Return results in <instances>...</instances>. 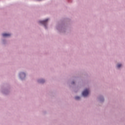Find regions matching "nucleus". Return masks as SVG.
Instances as JSON below:
<instances>
[{"instance_id": "1", "label": "nucleus", "mask_w": 125, "mask_h": 125, "mask_svg": "<svg viewBox=\"0 0 125 125\" xmlns=\"http://www.w3.org/2000/svg\"><path fill=\"white\" fill-rule=\"evenodd\" d=\"M88 93H89V90H88V89H86L83 91L82 95H83L84 97H85L88 95Z\"/></svg>"}, {"instance_id": "2", "label": "nucleus", "mask_w": 125, "mask_h": 125, "mask_svg": "<svg viewBox=\"0 0 125 125\" xmlns=\"http://www.w3.org/2000/svg\"><path fill=\"white\" fill-rule=\"evenodd\" d=\"M48 21V19H47L44 21H40L39 22L41 24H42V25H44V26H45V25H46V23H47Z\"/></svg>"}, {"instance_id": "3", "label": "nucleus", "mask_w": 125, "mask_h": 125, "mask_svg": "<svg viewBox=\"0 0 125 125\" xmlns=\"http://www.w3.org/2000/svg\"><path fill=\"white\" fill-rule=\"evenodd\" d=\"M20 76L21 77V79H24L26 77V74H25L24 73H21L20 74Z\"/></svg>"}, {"instance_id": "4", "label": "nucleus", "mask_w": 125, "mask_h": 125, "mask_svg": "<svg viewBox=\"0 0 125 125\" xmlns=\"http://www.w3.org/2000/svg\"><path fill=\"white\" fill-rule=\"evenodd\" d=\"M11 36V34H7V33H3L2 34V36L4 37H10Z\"/></svg>"}, {"instance_id": "5", "label": "nucleus", "mask_w": 125, "mask_h": 125, "mask_svg": "<svg viewBox=\"0 0 125 125\" xmlns=\"http://www.w3.org/2000/svg\"><path fill=\"white\" fill-rule=\"evenodd\" d=\"M39 83H44V81L43 79H42L39 81Z\"/></svg>"}, {"instance_id": "6", "label": "nucleus", "mask_w": 125, "mask_h": 125, "mask_svg": "<svg viewBox=\"0 0 125 125\" xmlns=\"http://www.w3.org/2000/svg\"><path fill=\"white\" fill-rule=\"evenodd\" d=\"M122 67V64H118L117 65V68H121Z\"/></svg>"}, {"instance_id": "7", "label": "nucleus", "mask_w": 125, "mask_h": 125, "mask_svg": "<svg viewBox=\"0 0 125 125\" xmlns=\"http://www.w3.org/2000/svg\"><path fill=\"white\" fill-rule=\"evenodd\" d=\"M80 97H75V99L76 100H79V99H80Z\"/></svg>"}, {"instance_id": "8", "label": "nucleus", "mask_w": 125, "mask_h": 125, "mask_svg": "<svg viewBox=\"0 0 125 125\" xmlns=\"http://www.w3.org/2000/svg\"><path fill=\"white\" fill-rule=\"evenodd\" d=\"M72 83H75L74 82H72Z\"/></svg>"}]
</instances>
